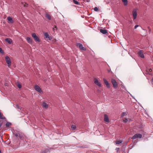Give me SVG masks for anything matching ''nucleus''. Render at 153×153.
I'll return each instance as SVG.
<instances>
[{
  "mask_svg": "<svg viewBox=\"0 0 153 153\" xmlns=\"http://www.w3.org/2000/svg\"><path fill=\"white\" fill-rule=\"evenodd\" d=\"M108 72H110V71L109 70H108Z\"/></svg>",
  "mask_w": 153,
  "mask_h": 153,
  "instance_id": "ea45409f",
  "label": "nucleus"
},
{
  "mask_svg": "<svg viewBox=\"0 0 153 153\" xmlns=\"http://www.w3.org/2000/svg\"><path fill=\"white\" fill-rule=\"evenodd\" d=\"M103 80L107 87L108 88H109L110 87V84L108 83L107 80H106L104 78L103 79Z\"/></svg>",
  "mask_w": 153,
  "mask_h": 153,
  "instance_id": "f8f14e48",
  "label": "nucleus"
},
{
  "mask_svg": "<svg viewBox=\"0 0 153 153\" xmlns=\"http://www.w3.org/2000/svg\"><path fill=\"white\" fill-rule=\"evenodd\" d=\"M94 10L95 11H96V12H97L99 10V8L98 7H95L94 8Z\"/></svg>",
  "mask_w": 153,
  "mask_h": 153,
  "instance_id": "c85d7f7f",
  "label": "nucleus"
},
{
  "mask_svg": "<svg viewBox=\"0 0 153 153\" xmlns=\"http://www.w3.org/2000/svg\"><path fill=\"white\" fill-rule=\"evenodd\" d=\"M11 125V123L9 122L7 123L6 126L7 127H9V126Z\"/></svg>",
  "mask_w": 153,
  "mask_h": 153,
  "instance_id": "a878e982",
  "label": "nucleus"
},
{
  "mask_svg": "<svg viewBox=\"0 0 153 153\" xmlns=\"http://www.w3.org/2000/svg\"><path fill=\"white\" fill-rule=\"evenodd\" d=\"M142 137V134L139 133H137L135 134L132 137V139H135L137 138H141Z\"/></svg>",
  "mask_w": 153,
  "mask_h": 153,
  "instance_id": "f03ea898",
  "label": "nucleus"
},
{
  "mask_svg": "<svg viewBox=\"0 0 153 153\" xmlns=\"http://www.w3.org/2000/svg\"><path fill=\"white\" fill-rule=\"evenodd\" d=\"M94 83L98 86L99 87L101 86V84L99 80L96 78H94Z\"/></svg>",
  "mask_w": 153,
  "mask_h": 153,
  "instance_id": "1a4fd4ad",
  "label": "nucleus"
},
{
  "mask_svg": "<svg viewBox=\"0 0 153 153\" xmlns=\"http://www.w3.org/2000/svg\"><path fill=\"white\" fill-rule=\"evenodd\" d=\"M122 1L123 2L124 6H126L127 4V0H122Z\"/></svg>",
  "mask_w": 153,
  "mask_h": 153,
  "instance_id": "4be33fe9",
  "label": "nucleus"
},
{
  "mask_svg": "<svg viewBox=\"0 0 153 153\" xmlns=\"http://www.w3.org/2000/svg\"><path fill=\"white\" fill-rule=\"evenodd\" d=\"M53 30H54V28H53Z\"/></svg>",
  "mask_w": 153,
  "mask_h": 153,
  "instance_id": "e433bc0d",
  "label": "nucleus"
},
{
  "mask_svg": "<svg viewBox=\"0 0 153 153\" xmlns=\"http://www.w3.org/2000/svg\"><path fill=\"white\" fill-rule=\"evenodd\" d=\"M16 106L18 109H20V110L22 108L20 106H19L18 105H16Z\"/></svg>",
  "mask_w": 153,
  "mask_h": 153,
  "instance_id": "c756f323",
  "label": "nucleus"
},
{
  "mask_svg": "<svg viewBox=\"0 0 153 153\" xmlns=\"http://www.w3.org/2000/svg\"><path fill=\"white\" fill-rule=\"evenodd\" d=\"M7 20L9 22L12 24L13 23V21L11 17L10 16H8L7 18Z\"/></svg>",
  "mask_w": 153,
  "mask_h": 153,
  "instance_id": "2eb2a0df",
  "label": "nucleus"
},
{
  "mask_svg": "<svg viewBox=\"0 0 153 153\" xmlns=\"http://www.w3.org/2000/svg\"><path fill=\"white\" fill-rule=\"evenodd\" d=\"M73 1L75 4L77 5H78L79 4V3L78 1L75 0H73Z\"/></svg>",
  "mask_w": 153,
  "mask_h": 153,
  "instance_id": "cd10ccee",
  "label": "nucleus"
},
{
  "mask_svg": "<svg viewBox=\"0 0 153 153\" xmlns=\"http://www.w3.org/2000/svg\"><path fill=\"white\" fill-rule=\"evenodd\" d=\"M16 84L17 86L19 88H22V85L21 83L18 81H17L16 82Z\"/></svg>",
  "mask_w": 153,
  "mask_h": 153,
  "instance_id": "6ab92c4d",
  "label": "nucleus"
},
{
  "mask_svg": "<svg viewBox=\"0 0 153 153\" xmlns=\"http://www.w3.org/2000/svg\"><path fill=\"white\" fill-rule=\"evenodd\" d=\"M45 152H47L48 150H45Z\"/></svg>",
  "mask_w": 153,
  "mask_h": 153,
  "instance_id": "f704fd0d",
  "label": "nucleus"
},
{
  "mask_svg": "<svg viewBox=\"0 0 153 153\" xmlns=\"http://www.w3.org/2000/svg\"><path fill=\"white\" fill-rule=\"evenodd\" d=\"M34 88L35 90L39 93H41L42 92L41 88L38 85H36Z\"/></svg>",
  "mask_w": 153,
  "mask_h": 153,
  "instance_id": "0eeeda50",
  "label": "nucleus"
},
{
  "mask_svg": "<svg viewBox=\"0 0 153 153\" xmlns=\"http://www.w3.org/2000/svg\"><path fill=\"white\" fill-rule=\"evenodd\" d=\"M100 31V32L103 34H105L107 32V30L105 29H101Z\"/></svg>",
  "mask_w": 153,
  "mask_h": 153,
  "instance_id": "f3484780",
  "label": "nucleus"
},
{
  "mask_svg": "<svg viewBox=\"0 0 153 153\" xmlns=\"http://www.w3.org/2000/svg\"><path fill=\"white\" fill-rule=\"evenodd\" d=\"M111 82L114 88H117L118 86V84L116 80L114 79H111Z\"/></svg>",
  "mask_w": 153,
  "mask_h": 153,
  "instance_id": "20e7f679",
  "label": "nucleus"
},
{
  "mask_svg": "<svg viewBox=\"0 0 153 153\" xmlns=\"http://www.w3.org/2000/svg\"><path fill=\"white\" fill-rule=\"evenodd\" d=\"M1 152V150H0V153Z\"/></svg>",
  "mask_w": 153,
  "mask_h": 153,
  "instance_id": "58836bf2",
  "label": "nucleus"
},
{
  "mask_svg": "<svg viewBox=\"0 0 153 153\" xmlns=\"http://www.w3.org/2000/svg\"><path fill=\"white\" fill-rule=\"evenodd\" d=\"M5 59L8 65V67H10L11 65V61L10 58L8 56H6L5 57Z\"/></svg>",
  "mask_w": 153,
  "mask_h": 153,
  "instance_id": "7ed1b4c3",
  "label": "nucleus"
},
{
  "mask_svg": "<svg viewBox=\"0 0 153 153\" xmlns=\"http://www.w3.org/2000/svg\"><path fill=\"white\" fill-rule=\"evenodd\" d=\"M15 136L16 137H19L21 140H23V135L19 133H16L15 134Z\"/></svg>",
  "mask_w": 153,
  "mask_h": 153,
  "instance_id": "9b49d317",
  "label": "nucleus"
},
{
  "mask_svg": "<svg viewBox=\"0 0 153 153\" xmlns=\"http://www.w3.org/2000/svg\"><path fill=\"white\" fill-rule=\"evenodd\" d=\"M104 121L106 122H109V120L108 115L106 114H105L104 115Z\"/></svg>",
  "mask_w": 153,
  "mask_h": 153,
  "instance_id": "4468645a",
  "label": "nucleus"
},
{
  "mask_svg": "<svg viewBox=\"0 0 153 153\" xmlns=\"http://www.w3.org/2000/svg\"><path fill=\"white\" fill-rule=\"evenodd\" d=\"M138 55L142 58H144V56L143 54V52L142 50H139V51L137 53Z\"/></svg>",
  "mask_w": 153,
  "mask_h": 153,
  "instance_id": "6e6552de",
  "label": "nucleus"
},
{
  "mask_svg": "<svg viewBox=\"0 0 153 153\" xmlns=\"http://www.w3.org/2000/svg\"><path fill=\"white\" fill-rule=\"evenodd\" d=\"M128 113L127 112H123L121 115V117H123L124 116L126 115Z\"/></svg>",
  "mask_w": 153,
  "mask_h": 153,
  "instance_id": "b1692460",
  "label": "nucleus"
},
{
  "mask_svg": "<svg viewBox=\"0 0 153 153\" xmlns=\"http://www.w3.org/2000/svg\"><path fill=\"white\" fill-rule=\"evenodd\" d=\"M45 16L49 20H51V16L48 13H46V14Z\"/></svg>",
  "mask_w": 153,
  "mask_h": 153,
  "instance_id": "412c9836",
  "label": "nucleus"
},
{
  "mask_svg": "<svg viewBox=\"0 0 153 153\" xmlns=\"http://www.w3.org/2000/svg\"><path fill=\"white\" fill-rule=\"evenodd\" d=\"M117 149H118V150L119 149V148H117Z\"/></svg>",
  "mask_w": 153,
  "mask_h": 153,
  "instance_id": "4c0bfd02",
  "label": "nucleus"
},
{
  "mask_svg": "<svg viewBox=\"0 0 153 153\" xmlns=\"http://www.w3.org/2000/svg\"><path fill=\"white\" fill-rule=\"evenodd\" d=\"M43 107L45 108H47L48 107V105L45 102H43L42 103Z\"/></svg>",
  "mask_w": 153,
  "mask_h": 153,
  "instance_id": "a211bd4d",
  "label": "nucleus"
},
{
  "mask_svg": "<svg viewBox=\"0 0 153 153\" xmlns=\"http://www.w3.org/2000/svg\"><path fill=\"white\" fill-rule=\"evenodd\" d=\"M71 127L73 130H74L76 128V126L75 125H72Z\"/></svg>",
  "mask_w": 153,
  "mask_h": 153,
  "instance_id": "bb28decb",
  "label": "nucleus"
},
{
  "mask_svg": "<svg viewBox=\"0 0 153 153\" xmlns=\"http://www.w3.org/2000/svg\"><path fill=\"white\" fill-rule=\"evenodd\" d=\"M122 141L121 140H118L116 142V144L117 145L119 144L120 143H122Z\"/></svg>",
  "mask_w": 153,
  "mask_h": 153,
  "instance_id": "393cba45",
  "label": "nucleus"
},
{
  "mask_svg": "<svg viewBox=\"0 0 153 153\" xmlns=\"http://www.w3.org/2000/svg\"><path fill=\"white\" fill-rule=\"evenodd\" d=\"M0 119L2 120H5L6 118L4 117L3 115L0 112Z\"/></svg>",
  "mask_w": 153,
  "mask_h": 153,
  "instance_id": "aec40b11",
  "label": "nucleus"
},
{
  "mask_svg": "<svg viewBox=\"0 0 153 153\" xmlns=\"http://www.w3.org/2000/svg\"><path fill=\"white\" fill-rule=\"evenodd\" d=\"M28 4L26 3H25V4H23V6L24 7H27V6Z\"/></svg>",
  "mask_w": 153,
  "mask_h": 153,
  "instance_id": "72a5a7b5",
  "label": "nucleus"
},
{
  "mask_svg": "<svg viewBox=\"0 0 153 153\" xmlns=\"http://www.w3.org/2000/svg\"><path fill=\"white\" fill-rule=\"evenodd\" d=\"M0 53H3L4 52L2 48H0Z\"/></svg>",
  "mask_w": 153,
  "mask_h": 153,
  "instance_id": "7c9ffc66",
  "label": "nucleus"
},
{
  "mask_svg": "<svg viewBox=\"0 0 153 153\" xmlns=\"http://www.w3.org/2000/svg\"><path fill=\"white\" fill-rule=\"evenodd\" d=\"M137 8H136L135 9H134L132 11V15L133 16V19H136L137 18Z\"/></svg>",
  "mask_w": 153,
  "mask_h": 153,
  "instance_id": "f257e3e1",
  "label": "nucleus"
},
{
  "mask_svg": "<svg viewBox=\"0 0 153 153\" xmlns=\"http://www.w3.org/2000/svg\"><path fill=\"white\" fill-rule=\"evenodd\" d=\"M26 40L29 43L31 44L32 42V39L29 37H27L26 38Z\"/></svg>",
  "mask_w": 153,
  "mask_h": 153,
  "instance_id": "dca6fc26",
  "label": "nucleus"
},
{
  "mask_svg": "<svg viewBox=\"0 0 153 153\" xmlns=\"http://www.w3.org/2000/svg\"><path fill=\"white\" fill-rule=\"evenodd\" d=\"M152 71V70L151 69H150L149 70H147L146 71V72H147V74H151V72Z\"/></svg>",
  "mask_w": 153,
  "mask_h": 153,
  "instance_id": "5701e85b",
  "label": "nucleus"
},
{
  "mask_svg": "<svg viewBox=\"0 0 153 153\" xmlns=\"http://www.w3.org/2000/svg\"><path fill=\"white\" fill-rule=\"evenodd\" d=\"M45 38L46 39H48L50 40L52 39V37L51 36H50L48 33H44Z\"/></svg>",
  "mask_w": 153,
  "mask_h": 153,
  "instance_id": "9d476101",
  "label": "nucleus"
},
{
  "mask_svg": "<svg viewBox=\"0 0 153 153\" xmlns=\"http://www.w3.org/2000/svg\"><path fill=\"white\" fill-rule=\"evenodd\" d=\"M76 45L79 48L82 50L85 51L86 50V48L83 47L82 44L81 43H77V44Z\"/></svg>",
  "mask_w": 153,
  "mask_h": 153,
  "instance_id": "423d86ee",
  "label": "nucleus"
},
{
  "mask_svg": "<svg viewBox=\"0 0 153 153\" xmlns=\"http://www.w3.org/2000/svg\"><path fill=\"white\" fill-rule=\"evenodd\" d=\"M5 41L10 44H11L13 42L12 40L10 38H6L5 39Z\"/></svg>",
  "mask_w": 153,
  "mask_h": 153,
  "instance_id": "ddd939ff",
  "label": "nucleus"
},
{
  "mask_svg": "<svg viewBox=\"0 0 153 153\" xmlns=\"http://www.w3.org/2000/svg\"><path fill=\"white\" fill-rule=\"evenodd\" d=\"M139 26V25H136L134 26V29H136L137 28V27H138Z\"/></svg>",
  "mask_w": 153,
  "mask_h": 153,
  "instance_id": "473e14b6",
  "label": "nucleus"
},
{
  "mask_svg": "<svg viewBox=\"0 0 153 153\" xmlns=\"http://www.w3.org/2000/svg\"><path fill=\"white\" fill-rule=\"evenodd\" d=\"M128 121V120L127 119H126L125 120H123V122L126 123Z\"/></svg>",
  "mask_w": 153,
  "mask_h": 153,
  "instance_id": "2f4dec72",
  "label": "nucleus"
},
{
  "mask_svg": "<svg viewBox=\"0 0 153 153\" xmlns=\"http://www.w3.org/2000/svg\"><path fill=\"white\" fill-rule=\"evenodd\" d=\"M32 36L35 41L39 42H40V40L39 37L36 35L35 33H32Z\"/></svg>",
  "mask_w": 153,
  "mask_h": 153,
  "instance_id": "39448f33",
  "label": "nucleus"
},
{
  "mask_svg": "<svg viewBox=\"0 0 153 153\" xmlns=\"http://www.w3.org/2000/svg\"><path fill=\"white\" fill-rule=\"evenodd\" d=\"M152 82H153V79H152Z\"/></svg>",
  "mask_w": 153,
  "mask_h": 153,
  "instance_id": "c9c22d12",
  "label": "nucleus"
}]
</instances>
